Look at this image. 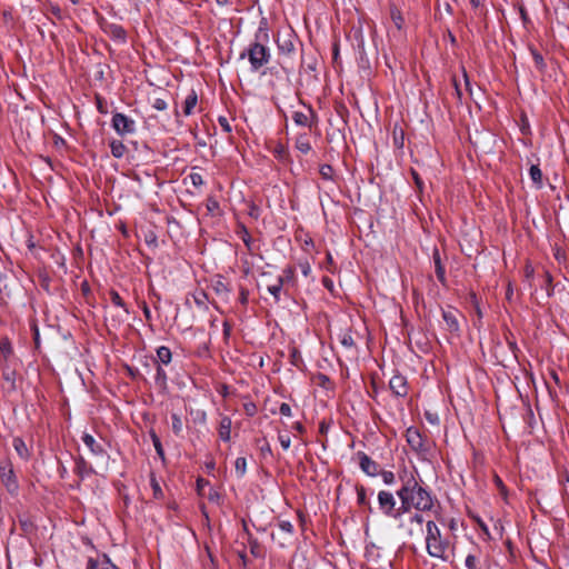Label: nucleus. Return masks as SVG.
I'll list each match as a JSON object with an SVG mask.
<instances>
[{
	"label": "nucleus",
	"mask_w": 569,
	"mask_h": 569,
	"mask_svg": "<svg viewBox=\"0 0 569 569\" xmlns=\"http://www.w3.org/2000/svg\"><path fill=\"white\" fill-rule=\"evenodd\" d=\"M495 481H496L497 486L500 488V490L505 491V486H503L501 479L499 477H496Z\"/></svg>",
	"instance_id": "50"
},
{
	"label": "nucleus",
	"mask_w": 569,
	"mask_h": 569,
	"mask_svg": "<svg viewBox=\"0 0 569 569\" xmlns=\"http://www.w3.org/2000/svg\"><path fill=\"white\" fill-rule=\"evenodd\" d=\"M167 380L166 371L160 366H157L154 382L160 390H164L167 388Z\"/></svg>",
	"instance_id": "17"
},
{
	"label": "nucleus",
	"mask_w": 569,
	"mask_h": 569,
	"mask_svg": "<svg viewBox=\"0 0 569 569\" xmlns=\"http://www.w3.org/2000/svg\"><path fill=\"white\" fill-rule=\"evenodd\" d=\"M230 431H231V419L229 417H223L220 420V425H219V437L223 441H229L230 440Z\"/></svg>",
	"instance_id": "12"
},
{
	"label": "nucleus",
	"mask_w": 569,
	"mask_h": 569,
	"mask_svg": "<svg viewBox=\"0 0 569 569\" xmlns=\"http://www.w3.org/2000/svg\"><path fill=\"white\" fill-rule=\"evenodd\" d=\"M112 127L121 136L133 133L136 122L123 113H114L112 117Z\"/></svg>",
	"instance_id": "5"
},
{
	"label": "nucleus",
	"mask_w": 569,
	"mask_h": 569,
	"mask_svg": "<svg viewBox=\"0 0 569 569\" xmlns=\"http://www.w3.org/2000/svg\"><path fill=\"white\" fill-rule=\"evenodd\" d=\"M279 442L284 450L290 448L291 439L288 435H279Z\"/></svg>",
	"instance_id": "37"
},
{
	"label": "nucleus",
	"mask_w": 569,
	"mask_h": 569,
	"mask_svg": "<svg viewBox=\"0 0 569 569\" xmlns=\"http://www.w3.org/2000/svg\"><path fill=\"white\" fill-rule=\"evenodd\" d=\"M151 487H152V490H153V497L159 499V498H162L163 497V491L159 485V482L157 481L156 477L152 475L151 476Z\"/></svg>",
	"instance_id": "29"
},
{
	"label": "nucleus",
	"mask_w": 569,
	"mask_h": 569,
	"mask_svg": "<svg viewBox=\"0 0 569 569\" xmlns=\"http://www.w3.org/2000/svg\"><path fill=\"white\" fill-rule=\"evenodd\" d=\"M411 521H416L418 523H422L423 521V518L421 515H415L412 518H411Z\"/></svg>",
	"instance_id": "51"
},
{
	"label": "nucleus",
	"mask_w": 569,
	"mask_h": 569,
	"mask_svg": "<svg viewBox=\"0 0 569 569\" xmlns=\"http://www.w3.org/2000/svg\"><path fill=\"white\" fill-rule=\"evenodd\" d=\"M293 269L292 268H286L281 276L278 277L277 281H281V284L289 283L293 280Z\"/></svg>",
	"instance_id": "27"
},
{
	"label": "nucleus",
	"mask_w": 569,
	"mask_h": 569,
	"mask_svg": "<svg viewBox=\"0 0 569 569\" xmlns=\"http://www.w3.org/2000/svg\"><path fill=\"white\" fill-rule=\"evenodd\" d=\"M110 297H111V301H112V303H113L114 306H117V307L122 308V310H123V316H127V315L129 313V311H128V309H127V307H126V305H124V302H123L122 298L119 296V293H118V292H116V291H111V292H110ZM117 318H118V320H119V321H123L126 317L117 316Z\"/></svg>",
	"instance_id": "16"
},
{
	"label": "nucleus",
	"mask_w": 569,
	"mask_h": 569,
	"mask_svg": "<svg viewBox=\"0 0 569 569\" xmlns=\"http://www.w3.org/2000/svg\"><path fill=\"white\" fill-rule=\"evenodd\" d=\"M529 174L533 183L540 188L542 186V172L537 164H532L529 170Z\"/></svg>",
	"instance_id": "21"
},
{
	"label": "nucleus",
	"mask_w": 569,
	"mask_h": 569,
	"mask_svg": "<svg viewBox=\"0 0 569 569\" xmlns=\"http://www.w3.org/2000/svg\"><path fill=\"white\" fill-rule=\"evenodd\" d=\"M278 527L281 531L286 532V533H292L293 531V526L291 525L290 521H287V520H282L278 523Z\"/></svg>",
	"instance_id": "36"
},
{
	"label": "nucleus",
	"mask_w": 569,
	"mask_h": 569,
	"mask_svg": "<svg viewBox=\"0 0 569 569\" xmlns=\"http://www.w3.org/2000/svg\"><path fill=\"white\" fill-rule=\"evenodd\" d=\"M208 498H209V500H211V501H218V500H219V498H220V496H219V493H218L217 491L211 490V491H210V493H209V496H208Z\"/></svg>",
	"instance_id": "48"
},
{
	"label": "nucleus",
	"mask_w": 569,
	"mask_h": 569,
	"mask_svg": "<svg viewBox=\"0 0 569 569\" xmlns=\"http://www.w3.org/2000/svg\"><path fill=\"white\" fill-rule=\"evenodd\" d=\"M213 289L218 295H223V293L229 292L228 286L220 279L214 282Z\"/></svg>",
	"instance_id": "32"
},
{
	"label": "nucleus",
	"mask_w": 569,
	"mask_h": 569,
	"mask_svg": "<svg viewBox=\"0 0 569 569\" xmlns=\"http://www.w3.org/2000/svg\"><path fill=\"white\" fill-rule=\"evenodd\" d=\"M449 541L442 537L440 528L433 521L426 523V549L430 557L447 561Z\"/></svg>",
	"instance_id": "2"
},
{
	"label": "nucleus",
	"mask_w": 569,
	"mask_h": 569,
	"mask_svg": "<svg viewBox=\"0 0 569 569\" xmlns=\"http://www.w3.org/2000/svg\"><path fill=\"white\" fill-rule=\"evenodd\" d=\"M153 108L157 109V110L162 111V110L167 109V103L162 99H156V101L153 103Z\"/></svg>",
	"instance_id": "43"
},
{
	"label": "nucleus",
	"mask_w": 569,
	"mask_h": 569,
	"mask_svg": "<svg viewBox=\"0 0 569 569\" xmlns=\"http://www.w3.org/2000/svg\"><path fill=\"white\" fill-rule=\"evenodd\" d=\"M171 351L168 347L161 346L157 350V358L159 362L168 365L171 361Z\"/></svg>",
	"instance_id": "19"
},
{
	"label": "nucleus",
	"mask_w": 569,
	"mask_h": 569,
	"mask_svg": "<svg viewBox=\"0 0 569 569\" xmlns=\"http://www.w3.org/2000/svg\"><path fill=\"white\" fill-rule=\"evenodd\" d=\"M407 442L410 448L419 453H425L427 451L425 440L416 428H408L406 432Z\"/></svg>",
	"instance_id": "6"
},
{
	"label": "nucleus",
	"mask_w": 569,
	"mask_h": 569,
	"mask_svg": "<svg viewBox=\"0 0 569 569\" xmlns=\"http://www.w3.org/2000/svg\"><path fill=\"white\" fill-rule=\"evenodd\" d=\"M389 387L398 397H405L408 393L407 379L401 375H395L389 381Z\"/></svg>",
	"instance_id": "9"
},
{
	"label": "nucleus",
	"mask_w": 569,
	"mask_h": 569,
	"mask_svg": "<svg viewBox=\"0 0 569 569\" xmlns=\"http://www.w3.org/2000/svg\"><path fill=\"white\" fill-rule=\"evenodd\" d=\"M197 485H198V489L200 490L202 488V486L208 485V482L204 481L203 479H198Z\"/></svg>",
	"instance_id": "56"
},
{
	"label": "nucleus",
	"mask_w": 569,
	"mask_h": 569,
	"mask_svg": "<svg viewBox=\"0 0 569 569\" xmlns=\"http://www.w3.org/2000/svg\"><path fill=\"white\" fill-rule=\"evenodd\" d=\"M279 412L282 416L290 417L291 416V407L288 403L283 402L280 405Z\"/></svg>",
	"instance_id": "40"
},
{
	"label": "nucleus",
	"mask_w": 569,
	"mask_h": 569,
	"mask_svg": "<svg viewBox=\"0 0 569 569\" xmlns=\"http://www.w3.org/2000/svg\"><path fill=\"white\" fill-rule=\"evenodd\" d=\"M100 569H118L109 559L101 560Z\"/></svg>",
	"instance_id": "45"
},
{
	"label": "nucleus",
	"mask_w": 569,
	"mask_h": 569,
	"mask_svg": "<svg viewBox=\"0 0 569 569\" xmlns=\"http://www.w3.org/2000/svg\"><path fill=\"white\" fill-rule=\"evenodd\" d=\"M378 505L380 511L387 517L399 518L403 513L400 507L396 508V499L389 491L381 490L378 493Z\"/></svg>",
	"instance_id": "4"
},
{
	"label": "nucleus",
	"mask_w": 569,
	"mask_h": 569,
	"mask_svg": "<svg viewBox=\"0 0 569 569\" xmlns=\"http://www.w3.org/2000/svg\"><path fill=\"white\" fill-rule=\"evenodd\" d=\"M292 119L298 126H307L308 124V116L303 112L296 111L292 116Z\"/></svg>",
	"instance_id": "31"
},
{
	"label": "nucleus",
	"mask_w": 569,
	"mask_h": 569,
	"mask_svg": "<svg viewBox=\"0 0 569 569\" xmlns=\"http://www.w3.org/2000/svg\"><path fill=\"white\" fill-rule=\"evenodd\" d=\"M151 438H152V442H153L157 453L160 457H163L164 453H163V448L161 446L160 439L158 438V436L154 432L151 433Z\"/></svg>",
	"instance_id": "33"
},
{
	"label": "nucleus",
	"mask_w": 569,
	"mask_h": 569,
	"mask_svg": "<svg viewBox=\"0 0 569 569\" xmlns=\"http://www.w3.org/2000/svg\"><path fill=\"white\" fill-rule=\"evenodd\" d=\"M433 262H435V272L438 278V280L442 283H445L446 274H445V268L441 263L440 253L438 249H435L433 251Z\"/></svg>",
	"instance_id": "13"
},
{
	"label": "nucleus",
	"mask_w": 569,
	"mask_h": 569,
	"mask_svg": "<svg viewBox=\"0 0 569 569\" xmlns=\"http://www.w3.org/2000/svg\"><path fill=\"white\" fill-rule=\"evenodd\" d=\"M110 149L114 158H122L127 150L126 146L119 140H112L110 142Z\"/></svg>",
	"instance_id": "18"
},
{
	"label": "nucleus",
	"mask_w": 569,
	"mask_h": 569,
	"mask_svg": "<svg viewBox=\"0 0 569 569\" xmlns=\"http://www.w3.org/2000/svg\"><path fill=\"white\" fill-rule=\"evenodd\" d=\"M296 147L302 153H308L311 150V146L305 136L297 138Z\"/></svg>",
	"instance_id": "23"
},
{
	"label": "nucleus",
	"mask_w": 569,
	"mask_h": 569,
	"mask_svg": "<svg viewBox=\"0 0 569 569\" xmlns=\"http://www.w3.org/2000/svg\"><path fill=\"white\" fill-rule=\"evenodd\" d=\"M236 472L239 477H242L247 471V460L243 457L237 458L234 462Z\"/></svg>",
	"instance_id": "26"
},
{
	"label": "nucleus",
	"mask_w": 569,
	"mask_h": 569,
	"mask_svg": "<svg viewBox=\"0 0 569 569\" xmlns=\"http://www.w3.org/2000/svg\"><path fill=\"white\" fill-rule=\"evenodd\" d=\"M197 93L194 91H191L186 100H184V103H183V112L186 116H190L197 104Z\"/></svg>",
	"instance_id": "15"
},
{
	"label": "nucleus",
	"mask_w": 569,
	"mask_h": 569,
	"mask_svg": "<svg viewBox=\"0 0 569 569\" xmlns=\"http://www.w3.org/2000/svg\"><path fill=\"white\" fill-rule=\"evenodd\" d=\"M261 450H268L270 452V447L269 445L267 443L266 447H262Z\"/></svg>",
	"instance_id": "60"
},
{
	"label": "nucleus",
	"mask_w": 569,
	"mask_h": 569,
	"mask_svg": "<svg viewBox=\"0 0 569 569\" xmlns=\"http://www.w3.org/2000/svg\"><path fill=\"white\" fill-rule=\"evenodd\" d=\"M0 349L4 357H8L12 352L11 346L8 341H2L0 345Z\"/></svg>",
	"instance_id": "39"
},
{
	"label": "nucleus",
	"mask_w": 569,
	"mask_h": 569,
	"mask_svg": "<svg viewBox=\"0 0 569 569\" xmlns=\"http://www.w3.org/2000/svg\"><path fill=\"white\" fill-rule=\"evenodd\" d=\"M260 38L261 33L259 32L256 34L257 41L251 43L249 48L240 54L241 59L248 57L252 71H258L261 67L267 64L270 59V51L259 41Z\"/></svg>",
	"instance_id": "3"
},
{
	"label": "nucleus",
	"mask_w": 569,
	"mask_h": 569,
	"mask_svg": "<svg viewBox=\"0 0 569 569\" xmlns=\"http://www.w3.org/2000/svg\"><path fill=\"white\" fill-rule=\"evenodd\" d=\"M293 428L298 431V432H303L305 431V428L300 423V422H296L293 425Z\"/></svg>",
	"instance_id": "52"
},
{
	"label": "nucleus",
	"mask_w": 569,
	"mask_h": 569,
	"mask_svg": "<svg viewBox=\"0 0 569 569\" xmlns=\"http://www.w3.org/2000/svg\"><path fill=\"white\" fill-rule=\"evenodd\" d=\"M0 477L9 491L13 492L18 488L13 469L9 463L0 467Z\"/></svg>",
	"instance_id": "8"
},
{
	"label": "nucleus",
	"mask_w": 569,
	"mask_h": 569,
	"mask_svg": "<svg viewBox=\"0 0 569 569\" xmlns=\"http://www.w3.org/2000/svg\"><path fill=\"white\" fill-rule=\"evenodd\" d=\"M309 272V267L303 268V274L307 276Z\"/></svg>",
	"instance_id": "59"
},
{
	"label": "nucleus",
	"mask_w": 569,
	"mask_h": 569,
	"mask_svg": "<svg viewBox=\"0 0 569 569\" xmlns=\"http://www.w3.org/2000/svg\"><path fill=\"white\" fill-rule=\"evenodd\" d=\"M342 343L345 346H351L352 345V338L351 337L343 338Z\"/></svg>",
	"instance_id": "55"
},
{
	"label": "nucleus",
	"mask_w": 569,
	"mask_h": 569,
	"mask_svg": "<svg viewBox=\"0 0 569 569\" xmlns=\"http://www.w3.org/2000/svg\"><path fill=\"white\" fill-rule=\"evenodd\" d=\"M321 177L326 180H332L333 169L330 164H322L319 170Z\"/></svg>",
	"instance_id": "30"
},
{
	"label": "nucleus",
	"mask_w": 569,
	"mask_h": 569,
	"mask_svg": "<svg viewBox=\"0 0 569 569\" xmlns=\"http://www.w3.org/2000/svg\"><path fill=\"white\" fill-rule=\"evenodd\" d=\"M218 122H219V124L221 126V128H222L226 132H230V131H231V127H230L229 121H228V119H227V118H224V117H219Z\"/></svg>",
	"instance_id": "41"
},
{
	"label": "nucleus",
	"mask_w": 569,
	"mask_h": 569,
	"mask_svg": "<svg viewBox=\"0 0 569 569\" xmlns=\"http://www.w3.org/2000/svg\"><path fill=\"white\" fill-rule=\"evenodd\" d=\"M83 443L88 447V449L91 451V453L96 457H104L107 456V452L103 448V446L98 442L93 436L89 433H83L82 436Z\"/></svg>",
	"instance_id": "10"
},
{
	"label": "nucleus",
	"mask_w": 569,
	"mask_h": 569,
	"mask_svg": "<svg viewBox=\"0 0 569 569\" xmlns=\"http://www.w3.org/2000/svg\"><path fill=\"white\" fill-rule=\"evenodd\" d=\"M453 86H455V90H456L457 97L460 99L461 96H462V92H461V89H460V87H459V84H458L456 79H453Z\"/></svg>",
	"instance_id": "49"
},
{
	"label": "nucleus",
	"mask_w": 569,
	"mask_h": 569,
	"mask_svg": "<svg viewBox=\"0 0 569 569\" xmlns=\"http://www.w3.org/2000/svg\"><path fill=\"white\" fill-rule=\"evenodd\" d=\"M101 108H102V104H101V102L99 101V109H100V111H101V112H104Z\"/></svg>",
	"instance_id": "61"
},
{
	"label": "nucleus",
	"mask_w": 569,
	"mask_h": 569,
	"mask_svg": "<svg viewBox=\"0 0 569 569\" xmlns=\"http://www.w3.org/2000/svg\"><path fill=\"white\" fill-rule=\"evenodd\" d=\"M358 457L359 466L366 475L375 477L380 472L379 465L376 461H373L369 456H367L363 452H359Z\"/></svg>",
	"instance_id": "7"
},
{
	"label": "nucleus",
	"mask_w": 569,
	"mask_h": 569,
	"mask_svg": "<svg viewBox=\"0 0 569 569\" xmlns=\"http://www.w3.org/2000/svg\"><path fill=\"white\" fill-rule=\"evenodd\" d=\"M467 569H481L480 559L476 555H468L465 560Z\"/></svg>",
	"instance_id": "24"
},
{
	"label": "nucleus",
	"mask_w": 569,
	"mask_h": 569,
	"mask_svg": "<svg viewBox=\"0 0 569 569\" xmlns=\"http://www.w3.org/2000/svg\"><path fill=\"white\" fill-rule=\"evenodd\" d=\"M411 174H412V178H413V181H415V183H416L417 188H418L419 190H421V189H422V184H423V183H422V180H421V178L419 177L418 172H417V171H415V170H411Z\"/></svg>",
	"instance_id": "42"
},
{
	"label": "nucleus",
	"mask_w": 569,
	"mask_h": 569,
	"mask_svg": "<svg viewBox=\"0 0 569 569\" xmlns=\"http://www.w3.org/2000/svg\"><path fill=\"white\" fill-rule=\"evenodd\" d=\"M512 293H513V291H512L511 284L509 283V284H508L507 292H506V296H507V299H508V300H510V299H511Z\"/></svg>",
	"instance_id": "53"
},
{
	"label": "nucleus",
	"mask_w": 569,
	"mask_h": 569,
	"mask_svg": "<svg viewBox=\"0 0 569 569\" xmlns=\"http://www.w3.org/2000/svg\"><path fill=\"white\" fill-rule=\"evenodd\" d=\"M171 428L176 436H180L183 430L181 418L177 413H171Z\"/></svg>",
	"instance_id": "22"
},
{
	"label": "nucleus",
	"mask_w": 569,
	"mask_h": 569,
	"mask_svg": "<svg viewBox=\"0 0 569 569\" xmlns=\"http://www.w3.org/2000/svg\"><path fill=\"white\" fill-rule=\"evenodd\" d=\"M357 500L359 505L366 506L368 505L366 489L363 487L357 488Z\"/></svg>",
	"instance_id": "34"
},
{
	"label": "nucleus",
	"mask_w": 569,
	"mask_h": 569,
	"mask_svg": "<svg viewBox=\"0 0 569 569\" xmlns=\"http://www.w3.org/2000/svg\"><path fill=\"white\" fill-rule=\"evenodd\" d=\"M142 311H143V315L146 317L147 320H150L151 319V311L149 309V307L147 306L146 302H143L142 305Z\"/></svg>",
	"instance_id": "47"
},
{
	"label": "nucleus",
	"mask_w": 569,
	"mask_h": 569,
	"mask_svg": "<svg viewBox=\"0 0 569 569\" xmlns=\"http://www.w3.org/2000/svg\"><path fill=\"white\" fill-rule=\"evenodd\" d=\"M278 49L283 54H290L295 50V44L291 39H278Z\"/></svg>",
	"instance_id": "20"
},
{
	"label": "nucleus",
	"mask_w": 569,
	"mask_h": 569,
	"mask_svg": "<svg viewBox=\"0 0 569 569\" xmlns=\"http://www.w3.org/2000/svg\"><path fill=\"white\" fill-rule=\"evenodd\" d=\"M380 475L386 485H392L396 480L395 473L392 471H381Z\"/></svg>",
	"instance_id": "35"
},
{
	"label": "nucleus",
	"mask_w": 569,
	"mask_h": 569,
	"mask_svg": "<svg viewBox=\"0 0 569 569\" xmlns=\"http://www.w3.org/2000/svg\"><path fill=\"white\" fill-rule=\"evenodd\" d=\"M196 302L198 305H202L203 303L202 298L201 297H196Z\"/></svg>",
	"instance_id": "58"
},
{
	"label": "nucleus",
	"mask_w": 569,
	"mask_h": 569,
	"mask_svg": "<svg viewBox=\"0 0 569 569\" xmlns=\"http://www.w3.org/2000/svg\"><path fill=\"white\" fill-rule=\"evenodd\" d=\"M535 64L539 71H543L546 68V63L543 57L533 48H530Z\"/></svg>",
	"instance_id": "25"
},
{
	"label": "nucleus",
	"mask_w": 569,
	"mask_h": 569,
	"mask_svg": "<svg viewBox=\"0 0 569 569\" xmlns=\"http://www.w3.org/2000/svg\"><path fill=\"white\" fill-rule=\"evenodd\" d=\"M101 561H97L92 558L88 560L87 569H100Z\"/></svg>",
	"instance_id": "44"
},
{
	"label": "nucleus",
	"mask_w": 569,
	"mask_h": 569,
	"mask_svg": "<svg viewBox=\"0 0 569 569\" xmlns=\"http://www.w3.org/2000/svg\"><path fill=\"white\" fill-rule=\"evenodd\" d=\"M219 6H226L229 0H216Z\"/></svg>",
	"instance_id": "57"
},
{
	"label": "nucleus",
	"mask_w": 569,
	"mask_h": 569,
	"mask_svg": "<svg viewBox=\"0 0 569 569\" xmlns=\"http://www.w3.org/2000/svg\"><path fill=\"white\" fill-rule=\"evenodd\" d=\"M87 469V463L86 461L81 458L78 462H77V470L80 475H82Z\"/></svg>",
	"instance_id": "46"
},
{
	"label": "nucleus",
	"mask_w": 569,
	"mask_h": 569,
	"mask_svg": "<svg viewBox=\"0 0 569 569\" xmlns=\"http://www.w3.org/2000/svg\"><path fill=\"white\" fill-rule=\"evenodd\" d=\"M442 318L446 323L447 330H449L450 332H457L459 330V323L455 311L443 310Z\"/></svg>",
	"instance_id": "11"
},
{
	"label": "nucleus",
	"mask_w": 569,
	"mask_h": 569,
	"mask_svg": "<svg viewBox=\"0 0 569 569\" xmlns=\"http://www.w3.org/2000/svg\"><path fill=\"white\" fill-rule=\"evenodd\" d=\"M399 478L402 486L397 491V496L401 501L402 512H408L412 508L419 511H430L433 508V497L419 483L415 472L405 470Z\"/></svg>",
	"instance_id": "1"
},
{
	"label": "nucleus",
	"mask_w": 569,
	"mask_h": 569,
	"mask_svg": "<svg viewBox=\"0 0 569 569\" xmlns=\"http://www.w3.org/2000/svg\"><path fill=\"white\" fill-rule=\"evenodd\" d=\"M213 466H214L213 462H211L208 465V468H213Z\"/></svg>",
	"instance_id": "62"
},
{
	"label": "nucleus",
	"mask_w": 569,
	"mask_h": 569,
	"mask_svg": "<svg viewBox=\"0 0 569 569\" xmlns=\"http://www.w3.org/2000/svg\"><path fill=\"white\" fill-rule=\"evenodd\" d=\"M12 445L20 458L28 459L29 450L27 448L26 442L21 438H13Z\"/></svg>",
	"instance_id": "14"
},
{
	"label": "nucleus",
	"mask_w": 569,
	"mask_h": 569,
	"mask_svg": "<svg viewBox=\"0 0 569 569\" xmlns=\"http://www.w3.org/2000/svg\"><path fill=\"white\" fill-rule=\"evenodd\" d=\"M190 180L194 187H199V186L203 184L202 177L199 173H191Z\"/></svg>",
	"instance_id": "38"
},
{
	"label": "nucleus",
	"mask_w": 569,
	"mask_h": 569,
	"mask_svg": "<svg viewBox=\"0 0 569 569\" xmlns=\"http://www.w3.org/2000/svg\"><path fill=\"white\" fill-rule=\"evenodd\" d=\"M281 281H277L273 284L268 286V292L271 293L274 300L278 302L280 300V292L282 290Z\"/></svg>",
	"instance_id": "28"
},
{
	"label": "nucleus",
	"mask_w": 569,
	"mask_h": 569,
	"mask_svg": "<svg viewBox=\"0 0 569 569\" xmlns=\"http://www.w3.org/2000/svg\"><path fill=\"white\" fill-rule=\"evenodd\" d=\"M463 78H465V82H466L467 89L470 90L469 78H468L467 72L465 70H463Z\"/></svg>",
	"instance_id": "54"
}]
</instances>
